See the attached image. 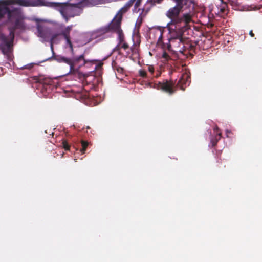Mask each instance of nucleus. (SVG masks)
<instances>
[{
	"label": "nucleus",
	"instance_id": "nucleus-11",
	"mask_svg": "<svg viewBox=\"0 0 262 262\" xmlns=\"http://www.w3.org/2000/svg\"><path fill=\"white\" fill-rule=\"evenodd\" d=\"M118 43L116 47L117 50L119 51V54H120V50H123L125 53V56L126 57L130 58L131 52L130 47L129 45L125 40L124 35L121 34L119 35V37H118Z\"/></svg>",
	"mask_w": 262,
	"mask_h": 262
},
{
	"label": "nucleus",
	"instance_id": "nucleus-19",
	"mask_svg": "<svg viewBox=\"0 0 262 262\" xmlns=\"http://www.w3.org/2000/svg\"><path fill=\"white\" fill-rule=\"evenodd\" d=\"M105 0H84L82 4V8L88 5H96L98 4H103Z\"/></svg>",
	"mask_w": 262,
	"mask_h": 262
},
{
	"label": "nucleus",
	"instance_id": "nucleus-40",
	"mask_svg": "<svg viewBox=\"0 0 262 262\" xmlns=\"http://www.w3.org/2000/svg\"><path fill=\"white\" fill-rule=\"evenodd\" d=\"M220 1H221V2L222 4H223V3H224V2H223V0H220Z\"/></svg>",
	"mask_w": 262,
	"mask_h": 262
},
{
	"label": "nucleus",
	"instance_id": "nucleus-37",
	"mask_svg": "<svg viewBox=\"0 0 262 262\" xmlns=\"http://www.w3.org/2000/svg\"><path fill=\"white\" fill-rule=\"evenodd\" d=\"M231 131H229V130H227L226 131V135H227V137H229V134H231Z\"/></svg>",
	"mask_w": 262,
	"mask_h": 262
},
{
	"label": "nucleus",
	"instance_id": "nucleus-32",
	"mask_svg": "<svg viewBox=\"0 0 262 262\" xmlns=\"http://www.w3.org/2000/svg\"><path fill=\"white\" fill-rule=\"evenodd\" d=\"M160 75H161V73H160L159 71H157L156 72V74H155V75H154H154H152V76H153V77H156V78H158V77H159V76H160Z\"/></svg>",
	"mask_w": 262,
	"mask_h": 262
},
{
	"label": "nucleus",
	"instance_id": "nucleus-2",
	"mask_svg": "<svg viewBox=\"0 0 262 262\" xmlns=\"http://www.w3.org/2000/svg\"><path fill=\"white\" fill-rule=\"evenodd\" d=\"M7 4H17L22 6H35L37 5L35 2H31L29 0H8L6 2H0V19L5 15L7 16V23L12 22V17L17 15L18 9L6 6Z\"/></svg>",
	"mask_w": 262,
	"mask_h": 262
},
{
	"label": "nucleus",
	"instance_id": "nucleus-7",
	"mask_svg": "<svg viewBox=\"0 0 262 262\" xmlns=\"http://www.w3.org/2000/svg\"><path fill=\"white\" fill-rule=\"evenodd\" d=\"M72 25L65 27L63 25L60 26L59 30L60 31L59 33L53 34L51 38V46L52 48L53 44L57 43L56 40L59 36H62L66 40V45H68L72 54H74V49L72 42L71 40L70 32L72 29Z\"/></svg>",
	"mask_w": 262,
	"mask_h": 262
},
{
	"label": "nucleus",
	"instance_id": "nucleus-12",
	"mask_svg": "<svg viewBox=\"0 0 262 262\" xmlns=\"http://www.w3.org/2000/svg\"><path fill=\"white\" fill-rule=\"evenodd\" d=\"M38 36L42 38L45 41H48L51 38L53 34L52 35L50 29L41 25H38L37 26Z\"/></svg>",
	"mask_w": 262,
	"mask_h": 262
},
{
	"label": "nucleus",
	"instance_id": "nucleus-26",
	"mask_svg": "<svg viewBox=\"0 0 262 262\" xmlns=\"http://www.w3.org/2000/svg\"><path fill=\"white\" fill-rule=\"evenodd\" d=\"M110 31H111V30L108 25L106 26H104L103 27H102L100 29V32L102 34H104L105 33H107Z\"/></svg>",
	"mask_w": 262,
	"mask_h": 262
},
{
	"label": "nucleus",
	"instance_id": "nucleus-1",
	"mask_svg": "<svg viewBox=\"0 0 262 262\" xmlns=\"http://www.w3.org/2000/svg\"><path fill=\"white\" fill-rule=\"evenodd\" d=\"M19 15V11L17 9L16 16L15 17H12V22L9 23L10 24H12L13 20H15L13 25L9 26L8 27L9 31V37L10 39H9L8 36L0 32V40L3 43V45H2V50L4 54L9 52L12 48L16 30L17 29H23L25 27L23 21L20 18ZM7 23L8 24L9 23Z\"/></svg>",
	"mask_w": 262,
	"mask_h": 262
},
{
	"label": "nucleus",
	"instance_id": "nucleus-34",
	"mask_svg": "<svg viewBox=\"0 0 262 262\" xmlns=\"http://www.w3.org/2000/svg\"><path fill=\"white\" fill-rule=\"evenodd\" d=\"M103 65V63L101 62H100L96 67L95 69H96V68H101L102 66Z\"/></svg>",
	"mask_w": 262,
	"mask_h": 262
},
{
	"label": "nucleus",
	"instance_id": "nucleus-9",
	"mask_svg": "<svg viewBox=\"0 0 262 262\" xmlns=\"http://www.w3.org/2000/svg\"><path fill=\"white\" fill-rule=\"evenodd\" d=\"M122 20V16L120 14H117L113 19L108 24L111 31L116 32L119 37L120 34L124 35L123 31L121 29V24Z\"/></svg>",
	"mask_w": 262,
	"mask_h": 262
},
{
	"label": "nucleus",
	"instance_id": "nucleus-30",
	"mask_svg": "<svg viewBox=\"0 0 262 262\" xmlns=\"http://www.w3.org/2000/svg\"><path fill=\"white\" fill-rule=\"evenodd\" d=\"M228 1L233 7H237L239 5L238 0H228Z\"/></svg>",
	"mask_w": 262,
	"mask_h": 262
},
{
	"label": "nucleus",
	"instance_id": "nucleus-28",
	"mask_svg": "<svg viewBox=\"0 0 262 262\" xmlns=\"http://www.w3.org/2000/svg\"><path fill=\"white\" fill-rule=\"evenodd\" d=\"M62 146L65 150H69L70 149V145L67 140H63L62 142Z\"/></svg>",
	"mask_w": 262,
	"mask_h": 262
},
{
	"label": "nucleus",
	"instance_id": "nucleus-35",
	"mask_svg": "<svg viewBox=\"0 0 262 262\" xmlns=\"http://www.w3.org/2000/svg\"><path fill=\"white\" fill-rule=\"evenodd\" d=\"M213 130H214V132H216V134L218 133L217 131L219 130V128H218V127L217 126H215L214 127Z\"/></svg>",
	"mask_w": 262,
	"mask_h": 262
},
{
	"label": "nucleus",
	"instance_id": "nucleus-16",
	"mask_svg": "<svg viewBox=\"0 0 262 262\" xmlns=\"http://www.w3.org/2000/svg\"><path fill=\"white\" fill-rule=\"evenodd\" d=\"M182 23L184 25L181 27L184 30H187L190 29L189 23L192 21V17L189 13H184L181 16Z\"/></svg>",
	"mask_w": 262,
	"mask_h": 262
},
{
	"label": "nucleus",
	"instance_id": "nucleus-39",
	"mask_svg": "<svg viewBox=\"0 0 262 262\" xmlns=\"http://www.w3.org/2000/svg\"><path fill=\"white\" fill-rule=\"evenodd\" d=\"M39 3H40V4H41L42 5H44V4L42 3V2H41V1H39Z\"/></svg>",
	"mask_w": 262,
	"mask_h": 262
},
{
	"label": "nucleus",
	"instance_id": "nucleus-17",
	"mask_svg": "<svg viewBox=\"0 0 262 262\" xmlns=\"http://www.w3.org/2000/svg\"><path fill=\"white\" fill-rule=\"evenodd\" d=\"M184 47H183L184 50V54L186 51L189 52H194L195 49V45H193L190 41H189L187 38H185V40L184 42Z\"/></svg>",
	"mask_w": 262,
	"mask_h": 262
},
{
	"label": "nucleus",
	"instance_id": "nucleus-23",
	"mask_svg": "<svg viewBox=\"0 0 262 262\" xmlns=\"http://www.w3.org/2000/svg\"><path fill=\"white\" fill-rule=\"evenodd\" d=\"M220 9L219 12H220L222 14H225L227 12V4L226 3H223V4H221L220 8H219Z\"/></svg>",
	"mask_w": 262,
	"mask_h": 262
},
{
	"label": "nucleus",
	"instance_id": "nucleus-4",
	"mask_svg": "<svg viewBox=\"0 0 262 262\" xmlns=\"http://www.w3.org/2000/svg\"><path fill=\"white\" fill-rule=\"evenodd\" d=\"M57 60L59 62H63L70 66V73L76 74L82 67L88 63L96 64L97 60H87L84 58V54L79 56L73 57L72 58L64 56H58Z\"/></svg>",
	"mask_w": 262,
	"mask_h": 262
},
{
	"label": "nucleus",
	"instance_id": "nucleus-5",
	"mask_svg": "<svg viewBox=\"0 0 262 262\" xmlns=\"http://www.w3.org/2000/svg\"><path fill=\"white\" fill-rule=\"evenodd\" d=\"M176 5L171 7L166 13V16L171 21L168 25L176 26L182 23L180 13L183 11L184 7L187 5L188 0H177L174 2Z\"/></svg>",
	"mask_w": 262,
	"mask_h": 262
},
{
	"label": "nucleus",
	"instance_id": "nucleus-18",
	"mask_svg": "<svg viewBox=\"0 0 262 262\" xmlns=\"http://www.w3.org/2000/svg\"><path fill=\"white\" fill-rule=\"evenodd\" d=\"M136 0H129L121 8L117 14H120L122 16L123 13L126 12Z\"/></svg>",
	"mask_w": 262,
	"mask_h": 262
},
{
	"label": "nucleus",
	"instance_id": "nucleus-14",
	"mask_svg": "<svg viewBox=\"0 0 262 262\" xmlns=\"http://www.w3.org/2000/svg\"><path fill=\"white\" fill-rule=\"evenodd\" d=\"M190 77L186 74H183L181 78L179 80L178 85L181 89L184 90L186 86L188 85L190 82Z\"/></svg>",
	"mask_w": 262,
	"mask_h": 262
},
{
	"label": "nucleus",
	"instance_id": "nucleus-13",
	"mask_svg": "<svg viewBox=\"0 0 262 262\" xmlns=\"http://www.w3.org/2000/svg\"><path fill=\"white\" fill-rule=\"evenodd\" d=\"M179 26V25L175 26V29L169 31L170 37L168 38V41L179 38L180 39L184 38L183 34L184 32L186 30H184V29L182 27L178 28Z\"/></svg>",
	"mask_w": 262,
	"mask_h": 262
},
{
	"label": "nucleus",
	"instance_id": "nucleus-21",
	"mask_svg": "<svg viewBox=\"0 0 262 262\" xmlns=\"http://www.w3.org/2000/svg\"><path fill=\"white\" fill-rule=\"evenodd\" d=\"M112 66L114 70H116L119 73H123L124 69L123 68L120 67L117 62L115 60H113L112 62Z\"/></svg>",
	"mask_w": 262,
	"mask_h": 262
},
{
	"label": "nucleus",
	"instance_id": "nucleus-33",
	"mask_svg": "<svg viewBox=\"0 0 262 262\" xmlns=\"http://www.w3.org/2000/svg\"><path fill=\"white\" fill-rule=\"evenodd\" d=\"M141 0H137L135 5V7L137 8L140 4Z\"/></svg>",
	"mask_w": 262,
	"mask_h": 262
},
{
	"label": "nucleus",
	"instance_id": "nucleus-24",
	"mask_svg": "<svg viewBox=\"0 0 262 262\" xmlns=\"http://www.w3.org/2000/svg\"><path fill=\"white\" fill-rule=\"evenodd\" d=\"M81 143L82 148L80 149V152L82 154H83L85 153L86 148L88 147L89 143L88 142L84 141V140H81Z\"/></svg>",
	"mask_w": 262,
	"mask_h": 262
},
{
	"label": "nucleus",
	"instance_id": "nucleus-20",
	"mask_svg": "<svg viewBox=\"0 0 262 262\" xmlns=\"http://www.w3.org/2000/svg\"><path fill=\"white\" fill-rule=\"evenodd\" d=\"M131 55L130 57L135 56L136 57L139 56V45L134 43L133 46L130 47Z\"/></svg>",
	"mask_w": 262,
	"mask_h": 262
},
{
	"label": "nucleus",
	"instance_id": "nucleus-25",
	"mask_svg": "<svg viewBox=\"0 0 262 262\" xmlns=\"http://www.w3.org/2000/svg\"><path fill=\"white\" fill-rule=\"evenodd\" d=\"M166 49L163 50V52L162 55V58L163 59V62H166L171 59L170 56L166 52Z\"/></svg>",
	"mask_w": 262,
	"mask_h": 262
},
{
	"label": "nucleus",
	"instance_id": "nucleus-36",
	"mask_svg": "<svg viewBox=\"0 0 262 262\" xmlns=\"http://www.w3.org/2000/svg\"><path fill=\"white\" fill-rule=\"evenodd\" d=\"M249 35L252 37L254 36V34L253 33V31L252 30L250 31Z\"/></svg>",
	"mask_w": 262,
	"mask_h": 262
},
{
	"label": "nucleus",
	"instance_id": "nucleus-27",
	"mask_svg": "<svg viewBox=\"0 0 262 262\" xmlns=\"http://www.w3.org/2000/svg\"><path fill=\"white\" fill-rule=\"evenodd\" d=\"M139 74L140 77L143 78H146L148 77V75L146 70L141 69L139 71Z\"/></svg>",
	"mask_w": 262,
	"mask_h": 262
},
{
	"label": "nucleus",
	"instance_id": "nucleus-6",
	"mask_svg": "<svg viewBox=\"0 0 262 262\" xmlns=\"http://www.w3.org/2000/svg\"><path fill=\"white\" fill-rule=\"evenodd\" d=\"M75 3H52L51 6L57 8L59 10L60 13L65 18L66 22L68 21V14L70 11L74 8L81 9L82 8V4L84 0H74Z\"/></svg>",
	"mask_w": 262,
	"mask_h": 262
},
{
	"label": "nucleus",
	"instance_id": "nucleus-8",
	"mask_svg": "<svg viewBox=\"0 0 262 262\" xmlns=\"http://www.w3.org/2000/svg\"><path fill=\"white\" fill-rule=\"evenodd\" d=\"M185 38L177 39L168 41L166 44V49L170 52H179L184 54L183 47Z\"/></svg>",
	"mask_w": 262,
	"mask_h": 262
},
{
	"label": "nucleus",
	"instance_id": "nucleus-29",
	"mask_svg": "<svg viewBox=\"0 0 262 262\" xmlns=\"http://www.w3.org/2000/svg\"><path fill=\"white\" fill-rule=\"evenodd\" d=\"M147 70L150 74V77H152L155 73V68L152 65H147Z\"/></svg>",
	"mask_w": 262,
	"mask_h": 262
},
{
	"label": "nucleus",
	"instance_id": "nucleus-10",
	"mask_svg": "<svg viewBox=\"0 0 262 262\" xmlns=\"http://www.w3.org/2000/svg\"><path fill=\"white\" fill-rule=\"evenodd\" d=\"M174 85V83L173 81H168L166 79L164 80L163 81L155 83L154 88L171 95L174 92L173 89Z\"/></svg>",
	"mask_w": 262,
	"mask_h": 262
},
{
	"label": "nucleus",
	"instance_id": "nucleus-31",
	"mask_svg": "<svg viewBox=\"0 0 262 262\" xmlns=\"http://www.w3.org/2000/svg\"><path fill=\"white\" fill-rule=\"evenodd\" d=\"M163 0H148V2L151 5H155L156 4H160ZM173 2L177 1V0H173Z\"/></svg>",
	"mask_w": 262,
	"mask_h": 262
},
{
	"label": "nucleus",
	"instance_id": "nucleus-3",
	"mask_svg": "<svg viewBox=\"0 0 262 262\" xmlns=\"http://www.w3.org/2000/svg\"><path fill=\"white\" fill-rule=\"evenodd\" d=\"M57 60L59 62H63L70 66V73L76 74L82 67L88 63L96 64L97 60H87L84 58V54L79 56L73 57L72 58L64 56H58Z\"/></svg>",
	"mask_w": 262,
	"mask_h": 262
},
{
	"label": "nucleus",
	"instance_id": "nucleus-38",
	"mask_svg": "<svg viewBox=\"0 0 262 262\" xmlns=\"http://www.w3.org/2000/svg\"><path fill=\"white\" fill-rule=\"evenodd\" d=\"M32 65H30V66H28V67H26L24 69H30L31 68H32Z\"/></svg>",
	"mask_w": 262,
	"mask_h": 262
},
{
	"label": "nucleus",
	"instance_id": "nucleus-15",
	"mask_svg": "<svg viewBox=\"0 0 262 262\" xmlns=\"http://www.w3.org/2000/svg\"><path fill=\"white\" fill-rule=\"evenodd\" d=\"M164 29L160 27H158L155 31L156 34H159V36L157 41V45L161 46L163 50L166 49V44L163 41V34Z\"/></svg>",
	"mask_w": 262,
	"mask_h": 262
},
{
	"label": "nucleus",
	"instance_id": "nucleus-22",
	"mask_svg": "<svg viewBox=\"0 0 262 262\" xmlns=\"http://www.w3.org/2000/svg\"><path fill=\"white\" fill-rule=\"evenodd\" d=\"M222 136V133L221 132L217 133V135H216L214 138H213L211 140V143L212 144V146H215L219 140H220Z\"/></svg>",
	"mask_w": 262,
	"mask_h": 262
}]
</instances>
